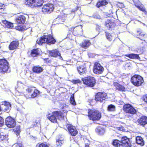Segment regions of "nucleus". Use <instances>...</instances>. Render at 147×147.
Listing matches in <instances>:
<instances>
[{"label": "nucleus", "instance_id": "6", "mask_svg": "<svg viewBox=\"0 0 147 147\" xmlns=\"http://www.w3.org/2000/svg\"><path fill=\"white\" fill-rule=\"evenodd\" d=\"M107 97V94L105 92H99L96 95L95 100L96 101L101 102H105V99Z\"/></svg>", "mask_w": 147, "mask_h": 147}, {"label": "nucleus", "instance_id": "32", "mask_svg": "<svg viewBox=\"0 0 147 147\" xmlns=\"http://www.w3.org/2000/svg\"><path fill=\"white\" fill-rule=\"evenodd\" d=\"M8 65H0V71L5 72L8 71Z\"/></svg>", "mask_w": 147, "mask_h": 147}, {"label": "nucleus", "instance_id": "29", "mask_svg": "<svg viewBox=\"0 0 147 147\" xmlns=\"http://www.w3.org/2000/svg\"><path fill=\"white\" fill-rule=\"evenodd\" d=\"M121 140L115 139L113 140L112 144L116 147H123Z\"/></svg>", "mask_w": 147, "mask_h": 147}, {"label": "nucleus", "instance_id": "38", "mask_svg": "<svg viewBox=\"0 0 147 147\" xmlns=\"http://www.w3.org/2000/svg\"><path fill=\"white\" fill-rule=\"evenodd\" d=\"M30 78L32 79L31 80L34 82H35L36 80L37 77L36 73L32 74H31Z\"/></svg>", "mask_w": 147, "mask_h": 147}, {"label": "nucleus", "instance_id": "18", "mask_svg": "<svg viewBox=\"0 0 147 147\" xmlns=\"http://www.w3.org/2000/svg\"><path fill=\"white\" fill-rule=\"evenodd\" d=\"M28 93L33 92V93L31 95V97L34 98L37 96V90L35 87H29L26 90Z\"/></svg>", "mask_w": 147, "mask_h": 147}, {"label": "nucleus", "instance_id": "53", "mask_svg": "<svg viewBox=\"0 0 147 147\" xmlns=\"http://www.w3.org/2000/svg\"><path fill=\"white\" fill-rule=\"evenodd\" d=\"M38 147H49L48 146L45 144L42 143L40 144Z\"/></svg>", "mask_w": 147, "mask_h": 147}, {"label": "nucleus", "instance_id": "47", "mask_svg": "<svg viewBox=\"0 0 147 147\" xmlns=\"http://www.w3.org/2000/svg\"><path fill=\"white\" fill-rule=\"evenodd\" d=\"M72 82L74 84L80 83L81 82V81L79 79L76 80H72Z\"/></svg>", "mask_w": 147, "mask_h": 147}, {"label": "nucleus", "instance_id": "46", "mask_svg": "<svg viewBox=\"0 0 147 147\" xmlns=\"http://www.w3.org/2000/svg\"><path fill=\"white\" fill-rule=\"evenodd\" d=\"M43 3V0H37V7L41 6Z\"/></svg>", "mask_w": 147, "mask_h": 147}, {"label": "nucleus", "instance_id": "64", "mask_svg": "<svg viewBox=\"0 0 147 147\" xmlns=\"http://www.w3.org/2000/svg\"><path fill=\"white\" fill-rule=\"evenodd\" d=\"M37 95L38 94H40V92L37 90Z\"/></svg>", "mask_w": 147, "mask_h": 147}, {"label": "nucleus", "instance_id": "25", "mask_svg": "<svg viewBox=\"0 0 147 147\" xmlns=\"http://www.w3.org/2000/svg\"><path fill=\"white\" fill-rule=\"evenodd\" d=\"M113 85L117 90L122 91H125V87L118 83L115 82L114 83Z\"/></svg>", "mask_w": 147, "mask_h": 147}, {"label": "nucleus", "instance_id": "23", "mask_svg": "<svg viewBox=\"0 0 147 147\" xmlns=\"http://www.w3.org/2000/svg\"><path fill=\"white\" fill-rule=\"evenodd\" d=\"M2 23L4 24L3 26L9 28H13V23L8 22L6 20H3L2 21Z\"/></svg>", "mask_w": 147, "mask_h": 147}, {"label": "nucleus", "instance_id": "26", "mask_svg": "<svg viewBox=\"0 0 147 147\" xmlns=\"http://www.w3.org/2000/svg\"><path fill=\"white\" fill-rule=\"evenodd\" d=\"M105 130L103 126H98L96 129V131L100 135L103 134L105 132Z\"/></svg>", "mask_w": 147, "mask_h": 147}, {"label": "nucleus", "instance_id": "49", "mask_svg": "<svg viewBox=\"0 0 147 147\" xmlns=\"http://www.w3.org/2000/svg\"><path fill=\"white\" fill-rule=\"evenodd\" d=\"M93 17L97 19H101V17L100 15L97 14H95L93 16Z\"/></svg>", "mask_w": 147, "mask_h": 147}, {"label": "nucleus", "instance_id": "8", "mask_svg": "<svg viewBox=\"0 0 147 147\" xmlns=\"http://www.w3.org/2000/svg\"><path fill=\"white\" fill-rule=\"evenodd\" d=\"M123 110L126 113L134 114L136 112V110L129 104H126L123 107Z\"/></svg>", "mask_w": 147, "mask_h": 147}, {"label": "nucleus", "instance_id": "56", "mask_svg": "<svg viewBox=\"0 0 147 147\" xmlns=\"http://www.w3.org/2000/svg\"><path fill=\"white\" fill-rule=\"evenodd\" d=\"M124 67L125 69H130V66L129 65H125Z\"/></svg>", "mask_w": 147, "mask_h": 147}, {"label": "nucleus", "instance_id": "30", "mask_svg": "<svg viewBox=\"0 0 147 147\" xmlns=\"http://www.w3.org/2000/svg\"><path fill=\"white\" fill-rule=\"evenodd\" d=\"M107 3H108L106 0H99L96 5V6L99 7L101 6L105 5Z\"/></svg>", "mask_w": 147, "mask_h": 147}, {"label": "nucleus", "instance_id": "60", "mask_svg": "<svg viewBox=\"0 0 147 147\" xmlns=\"http://www.w3.org/2000/svg\"><path fill=\"white\" fill-rule=\"evenodd\" d=\"M137 52L139 54H142V53L143 51L142 50H139V49L137 50Z\"/></svg>", "mask_w": 147, "mask_h": 147}, {"label": "nucleus", "instance_id": "2", "mask_svg": "<svg viewBox=\"0 0 147 147\" xmlns=\"http://www.w3.org/2000/svg\"><path fill=\"white\" fill-rule=\"evenodd\" d=\"M56 41L51 35H44L41 37L39 39L37 40V44L42 45L43 43H47V44H54Z\"/></svg>", "mask_w": 147, "mask_h": 147}, {"label": "nucleus", "instance_id": "36", "mask_svg": "<svg viewBox=\"0 0 147 147\" xmlns=\"http://www.w3.org/2000/svg\"><path fill=\"white\" fill-rule=\"evenodd\" d=\"M115 106L113 105H109L107 107V110L109 111H113L115 110Z\"/></svg>", "mask_w": 147, "mask_h": 147}, {"label": "nucleus", "instance_id": "19", "mask_svg": "<svg viewBox=\"0 0 147 147\" xmlns=\"http://www.w3.org/2000/svg\"><path fill=\"white\" fill-rule=\"evenodd\" d=\"M82 26L79 25L75 27L73 30V32L76 35H79L82 31Z\"/></svg>", "mask_w": 147, "mask_h": 147}, {"label": "nucleus", "instance_id": "34", "mask_svg": "<svg viewBox=\"0 0 147 147\" xmlns=\"http://www.w3.org/2000/svg\"><path fill=\"white\" fill-rule=\"evenodd\" d=\"M105 34L106 37L109 41H111L113 39V34H111L107 32H105Z\"/></svg>", "mask_w": 147, "mask_h": 147}, {"label": "nucleus", "instance_id": "54", "mask_svg": "<svg viewBox=\"0 0 147 147\" xmlns=\"http://www.w3.org/2000/svg\"><path fill=\"white\" fill-rule=\"evenodd\" d=\"M4 106L5 107L7 106H11L9 102H7L6 101H5L4 102Z\"/></svg>", "mask_w": 147, "mask_h": 147}, {"label": "nucleus", "instance_id": "24", "mask_svg": "<svg viewBox=\"0 0 147 147\" xmlns=\"http://www.w3.org/2000/svg\"><path fill=\"white\" fill-rule=\"evenodd\" d=\"M29 28V27L26 26V25H18L15 27V28L16 30L20 31L26 30Z\"/></svg>", "mask_w": 147, "mask_h": 147}, {"label": "nucleus", "instance_id": "43", "mask_svg": "<svg viewBox=\"0 0 147 147\" xmlns=\"http://www.w3.org/2000/svg\"><path fill=\"white\" fill-rule=\"evenodd\" d=\"M5 5L3 3H0V12L4 11L5 9Z\"/></svg>", "mask_w": 147, "mask_h": 147}, {"label": "nucleus", "instance_id": "28", "mask_svg": "<svg viewBox=\"0 0 147 147\" xmlns=\"http://www.w3.org/2000/svg\"><path fill=\"white\" fill-rule=\"evenodd\" d=\"M125 56L130 59H139L140 58L138 55L134 53L127 54Z\"/></svg>", "mask_w": 147, "mask_h": 147}, {"label": "nucleus", "instance_id": "10", "mask_svg": "<svg viewBox=\"0 0 147 147\" xmlns=\"http://www.w3.org/2000/svg\"><path fill=\"white\" fill-rule=\"evenodd\" d=\"M19 45V40H16L11 41L8 46V49L10 50H13L18 49Z\"/></svg>", "mask_w": 147, "mask_h": 147}, {"label": "nucleus", "instance_id": "15", "mask_svg": "<svg viewBox=\"0 0 147 147\" xmlns=\"http://www.w3.org/2000/svg\"><path fill=\"white\" fill-rule=\"evenodd\" d=\"M104 71V68L101 65H94L93 67V72L96 74L102 73Z\"/></svg>", "mask_w": 147, "mask_h": 147}, {"label": "nucleus", "instance_id": "48", "mask_svg": "<svg viewBox=\"0 0 147 147\" xmlns=\"http://www.w3.org/2000/svg\"><path fill=\"white\" fill-rule=\"evenodd\" d=\"M4 123V120L3 118L0 117V127L3 125Z\"/></svg>", "mask_w": 147, "mask_h": 147}, {"label": "nucleus", "instance_id": "27", "mask_svg": "<svg viewBox=\"0 0 147 147\" xmlns=\"http://www.w3.org/2000/svg\"><path fill=\"white\" fill-rule=\"evenodd\" d=\"M77 70L80 74L84 73L86 70V67L84 65H80L78 66Z\"/></svg>", "mask_w": 147, "mask_h": 147}, {"label": "nucleus", "instance_id": "59", "mask_svg": "<svg viewBox=\"0 0 147 147\" xmlns=\"http://www.w3.org/2000/svg\"><path fill=\"white\" fill-rule=\"evenodd\" d=\"M41 52V50L37 48V56L40 55Z\"/></svg>", "mask_w": 147, "mask_h": 147}, {"label": "nucleus", "instance_id": "13", "mask_svg": "<svg viewBox=\"0 0 147 147\" xmlns=\"http://www.w3.org/2000/svg\"><path fill=\"white\" fill-rule=\"evenodd\" d=\"M67 127L69 133L71 136H75L78 134V131L75 127L71 124H68Z\"/></svg>", "mask_w": 147, "mask_h": 147}, {"label": "nucleus", "instance_id": "37", "mask_svg": "<svg viewBox=\"0 0 147 147\" xmlns=\"http://www.w3.org/2000/svg\"><path fill=\"white\" fill-rule=\"evenodd\" d=\"M30 55L32 57H35L37 56V49H34L31 51Z\"/></svg>", "mask_w": 147, "mask_h": 147}, {"label": "nucleus", "instance_id": "9", "mask_svg": "<svg viewBox=\"0 0 147 147\" xmlns=\"http://www.w3.org/2000/svg\"><path fill=\"white\" fill-rule=\"evenodd\" d=\"M5 123L7 126L10 128L14 127L16 124V122L14 119L11 117L6 118L5 119Z\"/></svg>", "mask_w": 147, "mask_h": 147}, {"label": "nucleus", "instance_id": "5", "mask_svg": "<svg viewBox=\"0 0 147 147\" xmlns=\"http://www.w3.org/2000/svg\"><path fill=\"white\" fill-rule=\"evenodd\" d=\"M131 82L135 86H139L143 82V78L138 75H135L131 78Z\"/></svg>", "mask_w": 147, "mask_h": 147}, {"label": "nucleus", "instance_id": "44", "mask_svg": "<svg viewBox=\"0 0 147 147\" xmlns=\"http://www.w3.org/2000/svg\"><path fill=\"white\" fill-rule=\"evenodd\" d=\"M11 109V106L5 107L4 111L6 112H9Z\"/></svg>", "mask_w": 147, "mask_h": 147}, {"label": "nucleus", "instance_id": "41", "mask_svg": "<svg viewBox=\"0 0 147 147\" xmlns=\"http://www.w3.org/2000/svg\"><path fill=\"white\" fill-rule=\"evenodd\" d=\"M70 102V103L73 105H75L76 104L74 96L73 95H72L71 97Z\"/></svg>", "mask_w": 147, "mask_h": 147}, {"label": "nucleus", "instance_id": "20", "mask_svg": "<svg viewBox=\"0 0 147 147\" xmlns=\"http://www.w3.org/2000/svg\"><path fill=\"white\" fill-rule=\"evenodd\" d=\"M105 26L107 27L110 28L113 27L115 25L113 20L111 18L108 19L105 22Z\"/></svg>", "mask_w": 147, "mask_h": 147}, {"label": "nucleus", "instance_id": "35", "mask_svg": "<svg viewBox=\"0 0 147 147\" xmlns=\"http://www.w3.org/2000/svg\"><path fill=\"white\" fill-rule=\"evenodd\" d=\"M8 136L3 134V133H1L0 136V140H7Z\"/></svg>", "mask_w": 147, "mask_h": 147}, {"label": "nucleus", "instance_id": "4", "mask_svg": "<svg viewBox=\"0 0 147 147\" xmlns=\"http://www.w3.org/2000/svg\"><path fill=\"white\" fill-rule=\"evenodd\" d=\"M82 80L84 84L89 87H93L96 83L95 78L92 76H89L83 78Z\"/></svg>", "mask_w": 147, "mask_h": 147}, {"label": "nucleus", "instance_id": "12", "mask_svg": "<svg viewBox=\"0 0 147 147\" xmlns=\"http://www.w3.org/2000/svg\"><path fill=\"white\" fill-rule=\"evenodd\" d=\"M135 5L139 10L144 12L145 14L147 13V11L145 10L144 5L142 4L138 0H133Z\"/></svg>", "mask_w": 147, "mask_h": 147}, {"label": "nucleus", "instance_id": "7", "mask_svg": "<svg viewBox=\"0 0 147 147\" xmlns=\"http://www.w3.org/2000/svg\"><path fill=\"white\" fill-rule=\"evenodd\" d=\"M54 7L51 3H48L44 5L42 9V11L44 13H50L53 10Z\"/></svg>", "mask_w": 147, "mask_h": 147}, {"label": "nucleus", "instance_id": "31", "mask_svg": "<svg viewBox=\"0 0 147 147\" xmlns=\"http://www.w3.org/2000/svg\"><path fill=\"white\" fill-rule=\"evenodd\" d=\"M136 143L141 146H143L144 144V142L142 137L137 136L136 138Z\"/></svg>", "mask_w": 147, "mask_h": 147}, {"label": "nucleus", "instance_id": "63", "mask_svg": "<svg viewBox=\"0 0 147 147\" xmlns=\"http://www.w3.org/2000/svg\"><path fill=\"white\" fill-rule=\"evenodd\" d=\"M31 138H32V139L33 138V139H34V140H35V138L34 137H33L32 136V137H31Z\"/></svg>", "mask_w": 147, "mask_h": 147}, {"label": "nucleus", "instance_id": "55", "mask_svg": "<svg viewBox=\"0 0 147 147\" xmlns=\"http://www.w3.org/2000/svg\"><path fill=\"white\" fill-rule=\"evenodd\" d=\"M143 100L147 103V95H144L143 97Z\"/></svg>", "mask_w": 147, "mask_h": 147}, {"label": "nucleus", "instance_id": "57", "mask_svg": "<svg viewBox=\"0 0 147 147\" xmlns=\"http://www.w3.org/2000/svg\"><path fill=\"white\" fill-rule=\"evenodd\" d=\"M32 70L34 73H37V67H34L32 68Z\"/></svg>", "mask_w": 147, "mask_h": 147}, {"label": "nucleus", "instance_id": "17", "mask_svg": "<svg viewBox=\"0 0 147 147\" xmlns=\"http://www.w3.org/2000/svg\"><path fill=\"white\" fill-rule=\"evenodd\" d=\"M25 4L33 8L37 6L36 0H27L25 1Z\"/></svg>", "mask_w": 147, "mask_h": 147}, {"label": "nucleus", "instance_id": "3", "mask_svg": "<svg viewBox=\"0 0 147 147\" xmlns=\"http://www.w3.org/2000/svg\"><path fill=\"white\" fill-rule=\"evenodd\" d=\"M64 117V116L61 112L57 111L55 112L52 115L49 114L48 115L47 118L52 122L56 123L57 121V119L61 120L63 119Z\"/></svg>", "mask_w": 147, "mask_h": 147}, {"label": "nucleus", "instance_id": "33", "mask_svg": "<svg viewBox=\"0 0 147 147\" xmlns=\"http://www.w3.org/2000/svg\"><path fill=\"white\" fill-rule=\"evenodd\" d=\"M64 143L63 138L62 137H60L56 140V144L57 146H61Z\"/></svg>", "mask_w": 147, "mask_h": 147}, {"label": "nucleus", "instance_id": "40", "mask_svg": "<svg viewBox=\"0 0 147 147\" xmlns=\"http://www.w3.org/2000/svg\"><path fill=\"white\" fill-rule=\"evenodd\" d=\"M20 126H18L16 127L14 129V131L16 132L17 136L19 135L20 132Z\"/></svg>", "mask_w": 147, "mask_h": 147}, {"label": "nucleus", "instance_id": "62", "mask_svg": "<svg viewBox=\"0 0 147 147\" xmlns=\"http://www.w3.org/2000/svg\"><path fill=\"white\" fill-rule=\"evenodd\" d=\"M94 64L96 65V64H100V63L98 62H96Z\"/></svg>", "mask_w": 147, "mask_h": 147}, {"label": "nucleus", "instance_id": "21", "mask_svg": "<svg viewBox=\"0 0 147 147\" xmlns=\"http://www.w3.org/2000/svg\"><path fill=\"white\" fill-rule=\"evenodd\" d=\"M138 122L140 124L143 125L147 123V117L144 116L138 119Z\"/></svg>", "mask_w": 147, "mask_h": 147}, {"label": "nucleus", "instance_id": "16", "mask_svg": "<svg viewBox=\"0 0 147 147\" xmlns=\"http://www.w3.org/2000/svg\"><path fill=\"white\" fill-rule=\"evenodd\" d=\"M49 55L50 56L53 57H56L57 56L59 57V59H62V57L61 56L60 53L57 49L53 50L52 51H49Z\"/></svg>", "mask_w": 147, "mask_h": 147}, {"label": "nucleus", "instance_id": "42", "mask_svg": "<svg viewBox=\"0 0 147 147\" xmlns=\"http://www.w3.org/2000/svg\"><path fill=\"white\" fill-rule=\"evenodd\" d=\"M24 84L20 81H19L18 82L17 86L18 88H19L21 89H22L23 88Z\"/></svg>", "mask_w": 147, "mask_h": 147}, {"label": "nucleus", "instance_id": "39", "mask_svg": "<svg viewBox=\"0 0 147 147\" xmlns=\"http://www.w3.org/2000/svg\"><path fill=\"white\" fill-rule=\"evenodd\" d=\"M0 64H8V63L5 59H0Z\"/></svg>", "mask_w": 147, "mask_h": 147}, {"label": "nucleus", "instance_id": "50", "mask_svg": "<svg viewBox=\"0 0 147 147\" xmlns=\"http://www.w3.org/2000/svg\"><path fill=\"white\" fill-rule=\"evenodd\" d=\"M88 55L89 57L93 58L96 56L94 54L92 53H88Z\"/></svg>", "mask_w": 147, "mask_h": 147}, {"label": "nucleus", "instance_id": "14", "mask_svg": "<svg viewBox=\"0 0 147 147\" xmlns=\"http://www.w3.org/2000/svg\"><path fill=\"white\" fill-rule=\"evenodd\" d=\"M26 18L23 15H20L15 19V21L17 25L24 24L25 22Z\"/></svg>", "mask_w": 147, "mask_h": 147}, {"label": "nucleus", "instance_id": "11", "mask_svg": "<svg viewBox=\"0 0 147 147\" xmlns=\"http://www.w3.org/2000/svg\"><path fill=\"white\" fill-rule=\"evenodd\" d=\"M120 140L123 147L124 146L126 147H130L131 146L130 141L126 136L122 137Z\"/></svg>", "mask_w": 147, "mask_h": 147}, {"label": "nucleus", "instance_id": "58", "mask_svg": "<svg viewBox=\"0 0 147 147\" xmlns=\"http://www.w3.org/2000/svg\"><path fill=\"white\" fill-rule=\"evenodd\" d=\"M137 33L138 34L136 35L137 36H144V34H142V33H141L140 32L138 31Z\"/></svg>", "mask_w": 147, "mask_h": 147}, {"label": "nucleus", "instance_id": "51", "mask_svg": "<svg viewBox=\"0 0 147 147\" xmlns=\"http://www.w3.org/2000/svg\"><path fill=\"white\" fill-rule=\"evenodd\" d=\"M43 70V69L42 67L37 66V73L42 72Z\"/></svg>", "mask_w": 147, "mask_h": 147}, {"label": "nucleus", "instance_id": "52", "mask_svg": "<svg viewBox=\"0 0 147 147\" xmlns=\"http://www.w3.org/2000/svg\"><path fill=\"white\" fill-rule=\"evenodd\" d=\"M117 5L119 6V7L121 8H123L124 7V5L122 3L119 2L117 4Z\"/></svg>", "mask_w": 147, "mask_h": 147}, {"label": "nucleus", "instance_id": "22", "mask_svg": "<svg viewBox=\"0 0 147 147\" xmlns=\"http://www.w3.org/2000/svg\"><path fill=\"white\" fill-rule=\"evenodd\" d=\"M91 44L90 40H84L80 44V46L86 49Z\"/></svg>", "mask_w": 147, "mask_h": 147}, {"label": "nucleus", "instance_id": "61", "mask_svg": "<svg viewBox=\"0 0 147 147\" xmlns=\"http://www.w3.org/2000/svg\"><path fill=\"white\" fill-rule=\"evenodd\" d=\"M85 147H89V144H85Z\"/></svg>", "mask_w": 147, "mask_h": 147}, {"label": "nucleus", "instance_id": "45", "mask_svg": "<svg viewBox=\"0 0 147 147\" xmlns=\"http://www.w3.org/2000/svg\"><path fill=\"white\" fill-rule=\"evenodd\" d=\"M22 144L20 143H16L13 144L12 147H22Z\"/></svg>", "mask_w": 147, "mask_h": 147}, {"label": "nucleus", "instance_id": "1", "mask_svg": "<svg viewBox=\"0 0 147 147\" xmlns=\"http://www.w3.org/2000/svg\"><path fill=\"white\" fill-rule=\"evenodd\" d=\"M90 120L93 121L99 120L101 117V114L98 111L95 110H91L90 109L88 110H85Z\"/></svg>", "mask_w": 147, "mask_h": 147}]
</instances>
